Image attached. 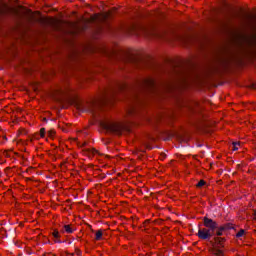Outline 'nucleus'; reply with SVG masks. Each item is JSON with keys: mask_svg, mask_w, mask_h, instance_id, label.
Instances as JSON below:
<instances>
[{"mask_svg": "<svg viewBox=\"0 0 256 256\" xmlns=\"http://www.w3.org/2000/svg\"><path fill=\"white\" fill-rule=\"evenodd\" d=\"M216 229H217V222L205 217L204 227L199 228L197 235L199 239H203V240L211 239V237L215 235Z\"/></svg>", "mask_w": 256, "mask_h": 256, "instance_id": "nucleus-1", "label": "nucleus"}, {"mask_svg": "<svg viewBox=\"0 0 256 256\" xmlns=\"http://www.w3.org/2000/svg\"><path fill=\"white\" fill-rule=\"evenodd\" d=\"M101 128L109 131L110 133H117L118 135L121 134L123 131V125L117 122H113L111 120H104L100 122Z\"/></svg>", "mask_w": 256, "mask_h": 256, "instance_id": "nucleus-2", "label": "nucleus"}, {"mask_svg": "<svg viewBox=\"0 0 256 256\" xmlns=\"http://www.w3.org/2000/svg\"><path fill=\"white\" fill-rule=\"evenodd\" d=\"M74 229L71 225H64L62 233H73Z\"/></svg>", "mask_w": 256, "mask_h": 256, "instance_id": "nucleus-3", "label": "nucleus"}, {"mask_svg": "<svg viewBox=\"0 0 256 256\" xmlns=\"http://www.w3.org/2000/svg\"><path fill=\"white\" fill-rule=\"evenodd\" d=\"M240 146H241V143H239V142H234V143L232 144V151H237Z\"/></svg>", "mask_w": 256, "mask_h": 256, "instance_id": "nucleus-4", "label": "nucleus"}, {"mask_svg": "<svg viewBox=\"0 0 256 256\" xmlns=\"http://www.w3.org/2000/svg\"><path fill=\"white\" fill-rule=\"evenodd\" d=\"M89 157H93V155H97V150L90 148L87 150Z\"/></svg>", "mask_w": 256, "mask_h": 256, "instance_id": "nucleus-5", "label": "nucleus"}, {"mask_svg": "<svg viewBox=\"0 0 256 256\" xmlns=\"http://www.w3.org/2000/svg\"><path fill=\"white\" fill-rule=\"evenodd\" d=\"M101 237H103V232L101 231L96 232V241H101Z\"/></svg>", "mask_w": 256, "mask_h": 256, "instance_id": "nucleus-6", "label": "nucleus"}, {"mask_svg": "<svg viewBox=\"0 0 256 256\" xmlns=\"http://www.w3.org/2000/svg\"><path fill=\"white\" fill-rule=\"evenodd\" d=\"M215 243H217V245H221V243H223V238L221 237H215L214 238Z\"/></svg>", "mask_w": 256, "mask_h": 256, "instance_id": "nucleus-7", "label": "nucleus"}, {"mask_svg": "<svg viewBox=\"0 0 256 256\" xmlns=\"http://www.w3.org/2000/svg\"><path fill=\"white\" fill-rule=\"evenodd\" d=\"M48 137H50V139H53V137H55V130H49Z\"/></svg>", "mask_w": 256, "mask_h": 256, "instance_id": "nucleus-8", "label": "nucleus"}, {"mask_svg": "<svg viewBox=\"0 0 256 256\" xmlns=\"http://www.w3.org/2000/svg\"><path fill=\"white\" fill-rule=\"evenodd\" d=\"M223 231H224V228H219L217 231H216V235L218 237H221V235H223Z\"/></svg>", "mask_w": 256, "mask_h": 256, "instance_id": "nucleus-9", "label": "nucleus"}, {"mask_svg": "<svg viewBox=\"0 0 256 256\" xmlns=\"http://www.w3.org/2000/svg\"><path fill=\"white\" fill-rule=\"evenodd\" d=\"M243 235H245V230H240V231L237 233V237H243Z\"/></svg>", "mask_w": 256, "mask_h": 256, "instance_id": "nucleus-10", "label": "nucleus"}, {"mask_svg": "<svg viewBox=\"0 0 256 256\" xmlns=\"http://www.w3.org/2000/svg\"><path fill=\"white\" fill-rule=\"evenodd\" d=\"M40 137H45V128L40 129Z\"/></svg>", "mask_w": 256, "mask_h": 256, "instance_id": "nucleus-11", "label": "nucleus"}, {"mask_svg": "<svg viewBox=\"0 0 256 256\" xmlns=\"http://www.w3.org/2000/svg\"><path fill=\"white\" fill-rule=\"evenodd\" d=\"M52 235L55 239H59V231H54Z\"/></svg>", "mask_w": 256, "mask_h": 256, "instance_id": "nucleus-12", "label": "nucleus"}, {"mask_svg": "<svg viewBox=\"0 0 256 256\" xmlns=\"http://www.w3.org/2000/svg\"><path fill=\"white\" fill-rule=\"evenodd\" d=\"M203 185H205V181L201 180L198 182L197 187H203Z\"/></svg>", "mask_w": 256, "mask_h": 256, "instance_id": "nucleus-13", "label": "nucleus"}, {"mask_svg": "<svg viewBox=\"0 0 256 256\" xmlns=\"http://www.w3.org/2000/svg\"><path fill=\"white\" fill-rule=\"evenodd\" d=\"M216 255H217V256H223V251H221V250H216Z\"/></svg>", "mask_w": 256, "mask_h": 256, "instance_id": "nucleus-14", "label": "nucleus"}]
</instances>
